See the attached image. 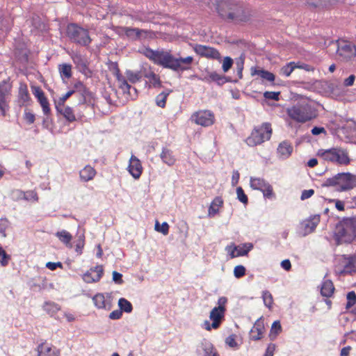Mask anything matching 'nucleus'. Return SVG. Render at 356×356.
<instances>
[{"instance_id":"obj_16","label":"nucleus","mask_w":356,"mask_h":356,"mask_svg":"<svg viewBox=\"0 0 356 356\" xmlns=\"http://www.w3.org/2000/svg\"><path fill=\"white\" fill-rule=\"evenodd\" d=\"M337 53L344 60H349L355 56L356 48L353 44L346 43L339 47Z\"/></svg>"},{"instance_id":"obj_11","label":"nucleus","mask_w":356,"mask_h":356,"mask_svg":"<svg viewBox=\"0 0 356 356\" xmlns=\"http://www.w3.org/2000/svg\"><path fill=\"white\" fill-rule=\"evenodd\" d=\"M250 184L252 189L261 191L264 197L270 199L274 197L273 187L264 179L251 177Z\"/></svg>"},{"instance_id":"obj_2","label":"nucleus","mask_w":356,"mask_h":356,"mask_svg":"<svg viewBox=\"0 0 356 356\" xmlns=\"http://www.w3.org/2000/svg\"><path fill=\"white\" fill-rule=\"evenodd\" d=\"M143 54L154 63L175 72L188 70L193 61V58L190 56L186 58H177L170 51L153 50L149 47L145 49Z\"/></svg>"},{"instance_id":"obj_22","label":"nucleus","mask_w":356,"mask_h":356,"mask_svg":"<svg viewBox=\"0 0 356 356\" xmlns=\"http://www.w3.org/2000/svg\"><path fill=\"white\" fill-rule=\"evenodd\" d=\"M56 109L57 113L63 115L67 122H72L76 120L74 111L71 107L66 105H57Z\"/></svg>"},{"instance_id":"obj_59","label":"nucleus","mask_w":356,"mask_h":356,"mask_svg":"<svg viewBox=\"0 0 356 356\" xmlns=\"http://www.w3.org/2000/svg\"><path fill=\"white\" fill-rule=\"evenodd\" d=\"M281 330H282V326L280 325V321H274L272 325V327H271L270 335L274 334L275 337L277 335V334L281 332Z\"/></svg>"},{"instance_id":"obj_10","label":"nucleus","mask_w":356,"mask_h":356,"mask_svg":"<svg viewBox=\"0 0 356 356\" xmlns=\"http://www.w3.org/2000/svg\"><path fill=\"white\" fill-rule=\"evenodd\" d=\"M123 31L125 35L133 41H143L146 39L153 38L154 36L152 31L138 28L124 27Z\"/></svg>"},{"instance_id":"obj_38","label":"nucleus","mask_w":356,"mask_h":356,"mask_svg":"<svg viewBox=\"0 0 356 356\" xmlns=\"http://www.w3.org/2000/svg\"><path fill=\"white\" fill-rule=\"evenodd\" d=\"M225 307H216L210 312L211 320L222 321L224 318Z\"/></svg>"},{"instance_id":"obj_52","label":"nucleus","mask_w":356,"mask_h":356,"mask_svg":"<svg viewBox=\"0 0 356 356\" xmlns=\"http://www.w3.org/2000/svg\"><path fill=\"white\" fill-rule=\"evenodd\" d=\"M9 226V221L6 218L0 219V234L3 237L6 236V230Z\"/></svg>"},{"instance_id":"obj_61","label":"nucleus","mask_w":356,"mask_h":356,"mask_svg":"<svg viewBox=\"0 0 356 356\" xmlns=\"http://www.w3.org/2000/svg\"><path fill=\"white\" fill-rule=\"evenodd\" d=\"M33 93L37 97L38 100L42 99V98L46 97L44 96V92L40 87H33Z\"/></svg>"},{"instance_id":"obj_14","label":"nucleus","mask_w":356,"mask_h":356,"mask_svg":"<svg viewBox=\"0 0 356 356\" xmlns=\"http://www.w3.org/2000/svg\"><path fill=\"white\" fill-rule=\"evenodd\" d=\"M194 51L197 54L202 57L213 59H219L220 58V54L217 49L206 45L196 44L194 47Z\"/></svg>"},{"instance_id":"obj_8","label":"nucleus","mask_w":356,"mask_h":356,"mask_svg":"<svg viewBox=\"0 0 356 356\" xmlns=\"http://www.w3.org/2000/svg\"><path fill=\"white\" fill-rule=\"evenodd\" d=\"M318 155L325 161L337 163L339 165H348L350 163L348 152L342 148L319 149Z\"/></svg>"},{"instance_id":"obj_47","label":"nucleus","mask_w":356,"mask_h":356,"mask_svg":"<svg viewBox=\"0 0 356 356\" xmlns=\"http://www.w3.org/2000/svg\"><path fill=\"white\" fill-rule=\"evenodd\" d=\"M346 298L347 303L346 308L348 309L356 303V293L353 291H350L347 293Z\"/></svg>"},{"instance_id":"obj_58","label":"nucleus","mask_w":356,"mask_h":356,"mask_svg":"<svg viewBox=\"0 0 356 356\" xmlns=\"http://www.w3.org/2000/svg\"><path fill=\"white\" fill-rule=\"evenodd\" d=\"M280 94V92L266 91L264 93V97L267 99L278 101Z\"/></svg>"},{"instance_id":"obj_60","label":"nucleus","mask_w":356,"mask_h":356,"mask_svg":"<svg viewBox=\"0 0 356 356\" xmlns=\"http://www.w3.org/2000/svg\"><path fill=\"white\" fill-rule=\"evenodd\" d=\"M0 256L2 257V259L1 260V264L3 266H6L8 264V260L10 257L6 252V251L0 246Z\"/></svg>"},{"instance_id":"obj_28","label":"nucleus","mask_w":356,"mask_h":356,"mask_svg":"<svg viewBox=\"0 0 356 356\" xmlns=\"http://www.w3.org/2000/svg\"><path fill=\"white\" fill-rule=\"evenodd\" d=\"M55 236L60 241V242L65 244L67 248H72V244L71 243L72 236L70 232L63 229L61 231L57 232L55 234Z\"/></svg>"},{"instance_id":"obj_44","label":"nucleus","mask_w":356,"mask_h":356,"mask_svg":"<svg viewBox=\"0 0 356 356\" xmlns=\"http://www.w3.org/2000/svg\"><path fill=\"white\" fill-rule=\"evenodd\" d=\"M253 245L250 243L243 244V247H238L236 255L238 257L245 256L252 249Z\"/></svg>"},{"instance_id":"obj_39","label":"nucleus","mask_w":356,"mask_h":356,"mask_svg":"<svg viewBox=\"0 0 356 356\" xmlns=\"http://www.w3.org/2000/svg\"><path fill=\"white\" fill-rule=\"evenodd\" d=\"M58 70L63 79H68L72 76V65L70 64L63 63L59 65Z\"/></svg>"},{"instance_id":"obj_63","label":"nucleus","mask_w":356,"mask_h":356,"mask_svg":"<svg viewBox=\"0 0 356 356\" xmlns=\"http://www.w3.org/2000/svg\"><path fill=\"white\" fill-rule=\"evenodd\" d=\"M113 280L114 282L118 284L123 283L122 275L117 271L113 272Z\"/></svg>"},{"instance_id":"obj_48","label":"nucleus","mask_w":356,"mask_h":356,"mask_svg":"<svg viewBox=\"0 0 356 356\" xmlns=\"http://www.w3.org/2000/svg\"><path fill=\"white\" fill-rule=\"evenodd\" d=\"M155 230L164 235H167L169 232V225L166 222H163L161 225H160L159 222L156 221L155 224Z\"/></svg>"},{"instance_id":"obj_55","label":"nucleus","mask_w":356,"mask_h":356,"mask_svg":"<svg viewBox=\"0 0 356 356\" xmlns=\"http://www.w3.org/2000/svg\"><path fill=\"white\" fill-rule=\"evenodd\" d=\"M74 93V90H73L68 91L66 94H65L64 95H63L62 97H60L59 98V99L56 102V106H57V105H60V106L65 105V101L69 97H70Z\"/></svg>"},{"instance_id":"obj_17","label":"nucleus","mask_w":356,"mask_h":356,"mask_svg":"<svg viewBox=\"0 0 356 356\" xmlns=\"http://www.w3.org/2000/svg\"><path fill=\"white\" fill-rule=\"evenodd\" d=\"M143 76L147 79L149 82V87L161 88V81L159 75L156 74L150 67H143Z\"/></svg>"},{"instance_id":"obj_54","label":"nucleus","mask_w":356,"mask_h":356,"mask_svg":"<svg viewBox=\"0 0 356 356\" xmlns=\"http://www.w3.org/2000/svg\"><path fill=\"white\" fill-rule=\"evenodd\" d=\"M232 65L233 60L229 56L225 57L222 66L223 72H227L232 67Z\"/></svg>"},{"instance_id":"obj_51","label":"nucleus","mask_w":356,"mask_h":356,"mask_svg":"<svg viewBox=\"0 0 356 356\" xmlns=\"http://www.w3.org/2000/svg\"><path fill=\"white\" fill-rule=\"evenodd\" d=\"M246 269L242 265L236 266L234 269V275L236 278H241L245 275Z\"/></svg>"},{"instance_id":"obj_40","label":"nucleus","mask_w":356,"mask_h":356,"mask_svg":"<svg viewBox=\"0 0 356 356\" xmlns=\"http://www.w3.org/2000/svg\"><path fill=\"white\" fill-rule=\"evenodd\" d=\"M118 306L122 312L131 313L133 310L131 303L124 298H121L118 300Z\"/></svg>"},{"instance_id":"obj_5","label":"nucleus","mask_w":356,"mask_h":356,"mask_svg":"<svg viewBox=\"0 0 356 356\" xmlns=\"http://www.w3.org/2000/svg\"><path fill=\"white\" fill-rule=\"evenodd\" d=\"M356 237V222L353 218H345L339 222L335 229L337 244L350 243Z\"/></svg>"},{"instance_id":"obj_43","label":"nucleus","mask_w":356,"mask_h":356,"mask_svg":"<svg viewBox=\"0 0 356 356\" xmlns=\"http://www.w3.org/2000/svg\"><path fill=\"white\" fill-rule=\"evenodd\" d=\"M296 67L297 64L294 62H290L281 68L280 73L286 76H289Z\"/></svg>"},{"instance_id":"obj_33","label":"nucleus","mask_w":356,"mask_h":356,"mask_svg":"<svg viewBox=\"0 0 356 356\" xmlns=\"http://www.w3.org/2000/svg\"><path fill=\"white\" fill-rule=\"evenodd\" d=\"M356 272V257H350L343 266L341 273L350 274Z\"/></svg>"},{"instance_id":"obj_64","label":"nucleus","mask_w":356,"mask_h":356,"mask_svg":"<svg viewBox=\"0 0 356 356\" xmlns=\"http://www.w3.org/2000/svg\"><path fill=\"white\" fill-rule=\"evenodd\" d=\"M275 348H276L275 344L270 343L268 346V347H267V348L266 350V353L264 355V356H273Z\"/></svg>"},{"instance_id":"obj_56","label":"nucleus","mask_w":356,"mask_h":356,"mask_svg":"<svg viewBox=\"0 0 356 356\" xmlns=\"http://www.w3.org/2000/svg\"><path fill=\"white\" fill-rule=\"evenodd\" d=\"M42 108V111L44 114L48 115L50 113V108L49 105L48 100L46 97L42 98L38 101Z\"/></svg>"},{"instance_id":"obj_31","label":"nucleus","mask_w":356,"mask_h":356,"mask_svg":"<svg viewBox=\"0 0 356 356\" xmlns=\"http://www.w3.org/2000/svg\"><path fill=\"white\" fill-rule=\"evenodd\" d=\"M95 305L98 309H105L109 310L111 309L110 304L106 302L105 297L102 293H98L92 298Z\"/></svg>"},{"instance_id":"obj_53","label":"nucleus","mask_w":356,"mask_h":356,"mask_svg":"<svg viewBox=\"0 0 356 356\" xmlns=\"http://www.w3.org/2000/svg\"><path fill=\"white\" fill-rule=\"evenodd\" d=\"M10 29V24L7 19H5L0 15V30L3 32H8Z\"/></svg>"},{"instance_id":"obj_6","label":"nucleus","mask_w":356,"mask_h":356,"mask_svg":"<svg viewBox=\"0 0 356 356\" xmlns=\"http://www.w3.org/2000/svg\"><path fill=\"white\" fill-rule=\"evenodd\" d=\"M66 34L71 42L81 46L87 47L92 41L88 31L78 26L76 24H68Z\"/></svg>"},{"instance_id":"obj_46","label":"nucleus","mask_w":356,"mask_h":356,"mask_svg":"<svg viewBox=\"0 0 356 356\" xmlns=\"http://www.w3.org/2000/svg\"><path fill=\"white\" fill-rule=\"evenodd\" d=\"M262 298L265 306L270 308L273 302L272 294L268 291H264L262 292Z\"/></svg>"},{"instance_id":"obj_3","label":"nucleus","mask_w":356,"mask_h":356,"mask_svg":"<svg viewBox=\"0 0 356 356\" xmlns=\"http://www.w3.org/2000/svg\"><path fill=\"white\" fill-rule=\"evenodd\" d=\"M288 116L293 120L305 123L317 116L316 110L308 99L302 98L286 110Z\"/></svg>"},{"instance_id":"obj_35","label":"nucleus","mask_w":356,"mask_h":356,"mask_svg":"<svg viewBox=\"0 0 356 356\" xmlns=\"http://www.w3.org/2000/svg\"><path fill=\"white\" fill-rule=\"evenodd\" d=\"M199 354L201 356H218L211 343H205L202 344V350H200Z\"/></svg>"},{"instance_id":"obj_37","label":"nucleus","mask_w":356,"mask_h":356,"mask_svg":"<svg viewBox=\"0 0 356 356\" xmlns=\"http://www.w3.org/2000/svg\"><path fill=\"white\" fill-rule=\"evenodd\" d=\"M204 80L207 81H215L219 85L223 84L224 83L228 81L227 79L225 76L220 75L216 72H210L208 77L204 78Z\"/></svg>"},{"instance_id":"obj_23","label":"nucleus","mask_w":356,"mask_h":356,"mask_svg":"<svg viewBox=\"0 0 356 356\" xmlns=\"http://www.w3.org/2000/svg\"><path fill=\"white\" fill-rule=\"evenodd\" d=\"M15 56L22 64H26L29 59V50L24 44H19L15 49Z\"/></svg>"},{"instance_id":"obj_7","label":"nucleus","mask_w":356,"mask_h":356,"mask_svg":"<svg viewBox=\"0 0 356 356\" xmlns=\"http://www.w3.org/2000/svg\"><path fill=\"white\" fill-rule=\"evenodd\" d=\"M271 135V124L265 122L252 130L250 136L246 139V143L250 147H254L270 140Z\"/></svg>"},{"instance_id":"obj_29","label":"nucleus","mask_w":356,"mask_h":356,"mask_svg":"<svg viewBox=\"0 0 356 356\" xmlns=\"http://www.w3.org/2000/svg\"><path fill=\"white\" fill-rule=\"evenodd\" d=\"M222 204L223 201L220 197H215L209 208L208 216L209 217H213L216 215L218 213L219 208L222 206Z\"/></svg>"},{"instance_id":"obj_36","label":"nucleus","mask_w":356,"mask_h":356,"mask_svg":"<svg viewBox=\"0 0 356 356\" xmlns=\"http://www.w3.org/2000/svg\"><path fill=\"white\" fill-rule=\"evenodd\" d=\"M19 104L24 105L30 100L29 93L26 86H20L19 88Z\"/></svg>"},{"instance_id":"obj_24","label":"nucleus","mask_w":356,"mask_h":356,"mask_svg":"<svg viewBox=\"0 0 356 356\" xmlns=\"http://www.w3.org/2000/svg\"><path fill=\"white\" fill-rule=\"evenodd\" d=\"M96 170L90 165H86L79 172V177L82 181L87 182L94 179L96 175Z\"/></svg>"},{"instance_id":"obj_21","label":"nucleus","mask_w":356,"mask_h":356,"mask_svg":"<svg viewBox=\"0 0 356 356\" xmlns=\"http://www.w3.org/2000/svg\"><path fill=\"white\" fill-rule=\"evenodd\" d=\"M129 172L135 178L138 179L142 174V165L140 160L132 155L129 160V165L128 166Z\"/></svg>"},{"instance_id":"obj_1","label":"nucleus","mask_w":356,"mask_h":356,"mask_svg":"<svg viewBox=\"0 0 356 356\" xmlns=\"http://www.w3.org/2000/svg\"><path fill=\"white\" fill-rule=\"evenodd\" d=\"M218 16L227 22L240 24L251 19L250 9L242 1L236 0H221L216 4Z\"/></svg>"},{"instance_id":"obj_15","label":"nucleus","mask_w":356,"mask_h":356,"mask_svg":"<svg viewBox=\"0 0 356 356\" xmlns=\"http://www.w3.org/2000/svg\"><path fill=\"white\" fill-rule=\"evenodd\" d=\"M103 266H97L94 268H91L87 271L83 276V280L87 283H92L98 282L103 275Z\"/></svg>"},{"instance_id":"obj_25","label":"nucleus","mask_w":356,"mask_h":356,"mask_svg":"<svg viewBox=\"0 0 356 356\" xmlns=\"http://www.w3.org/2000/svg\"><path fill=\"white\" fill-rule=\"evenodd\" d=\"M293 152V147L288 141H283L280 143L277 147V154L282 159L288 158Z\"/></svg>"},{"instance_id":"obj_18","label":"nucleus","mask_w":356,"mask_h":356,"mask_svg":"<svg viewBox=\"0 0 356 356\" xmlns=\"http://www.w3.org/2000/svg\"><path fill=\"white\" fill-rule=\"evenodd\" d=\"M38 356H60V350L50 346L46 341L40 343L37 347Z\"/></svg>"},{"instance_id":"obj_13","label":"nucleus","mask_w":356,"mask_h":356,"mask_svg":"<svg viewBox=\"0 0 356 356\" xmlns=\"http://www.w3.org/2000/svg\"><path fill=\"white\" fill-rule=\"evenodd\" d=\"M193 118L196 124L204 127L211 126L214 122V115L209 111L197 112Z\"/></svg>"},{"instance_id":"obj_4","label":"nucleus","mask_w":356,"mask_h":356,"mask_svg":"<svg viewBox=\"0 0 356 356\" xmlns=\"http://www.w3.org/2000/svg\"><path fill=\"white\" fill-rule=\"evenodd\" d=\"M322 187H335L338 192L348 191L356 186V175L350 172H341L325 179Z\"/></svg>"},{"instance_id":"obj_26","label":"nucleus","mask_w":356,"mask_h":356,"mask_svg":"<svg viewBox=\"0 0 356 356\" xmlns=\"http://www.w3.org/2000/svg\"><path fill=\"white\" fill-rule=\"evenodd\" d=\"M160 157L162 161L169 166L173 165L176 161L172 151L167 147H163Z\"/></svg>"},{"instance_id":"obj_19","label":"nucleus","mask_w":356,"mask_h":356,"mask_svg":"<svg viewBox=\"0 0 356 356\" xmlns=\"http://www.w3.org/2000/svg\"><path fill=\"white\" fill-rule=\"evenodd\" d=\"M72 59L76 65L77 70L85 74L86 76H90L91 71L87 65L86 59L79 54H74L72 56Z\"/></svg>"},{"instance_id":"obj_34","label":"nucleus","mask_w":356,"mask_h":356,"mask_svg":"<svg viewBox=\"0 0 356 356\" xmlns=\"http://www.w3.org/2000/svg\"><path fill=\"white\" fill-rule=\"evenodd\" d=\"M127 82L129 81L131 83H135L139 81L143 77V68L140 71L133 72L131 70H127L125 72Z\"/></svg>"},{"instance_id":"obj_50","label":"nucleus","mask_w":356,"mask_h":356,"mask_svg":"<svg viewBox=\"0 0 356 356\" xmlns=\"http://www.w3.org/2000/svg\"><path fill=\"white\" fill-rule=\"evenodd\" d=\"M306 2L312 8H321L326 5L325 0H306Z\"/></svg>"},{"instance_id":"obj_9","label":"nucleus","mask_w":356,"mask_h":356,"mask_svg":"<svg viewBox=\"0 0 356 356\" xmlns=\"http://www.w3.org/2000/svg\"><path fill=\"white\" fill-rule=\"evenodd\" d=\"M12 85L8 80L0 83V111L3 116L6 115L9 109L11 99Z\"/></svg>"},{"instance_id":"obj_57","label":"nucleus","mask_w":356,"mask_h":356,"mask_svg":"<svg viewBox=\"0 0 356 356\" xmlns=\"http://www.w3.org/2000/svg\"><path fill=\"white\" fill-rule=\"evenodd\" d=\"M225 343L231 348H237L238 343L236 341V335L231 334L228 336L225 339Z\"/></svg>"},{"instance_id":"obj_42","label":"nucleus","mask_w":356,"mask_h":356,"mask_svg":"<svg viewBox=\"0 0 356 356\" xmlns=\"http://www.w3.org/2000/svg\"><path fill=\"white\" fill-rule=\"evenodd\" d=\"M171 90L163 91L159 94L156 97V104L161 108L165 106L166 99Z\"/></svg>"},{"instance_id":"obj_30","label":"nucleus","mask_w":356,"mask_h":356,"mask_svg":"<svg viewBox=\"0 0 356 356\" xmlns=\"http://www.w3.org/2000/svg\"><path fill=\"white\" fill-rule=\"evenodd\" d=\"M334 291V286L332 281L327 280L323 282L321 293L323 296L330 298L332 296Z\"/></svg>"},{"instance_id":"obj_27","label":"nucleus","mask_w":356,"mask_h":356,"mask_svg":"<svg viewBox=\"0 0 356 356\" xmlns=\"http://www.w3.org/2000/svg\"><path fill=\"white\" fill-rule=\"evenodd\" d=\"M251 75L259 76L262 79L266 80L270 82H273L275 79V76L270 72L265 70L264 69H257V68H252L251 69Z\"/></svg>"},{"instance_id":"obj_32","label":"nucleus","mask_w":356,"mask_h":356,"mask_svg":"<svg viewBox=\"0 0 356 356\" xmlns=\"http://www.w3.org/2000/svg\"><path fill=\"white\" fill-rule=\"evenodd\" d=\"M320 222V216H312L309 220L305 222V230L307 233H311L314 231L317 225Z\"/></svg>"},{"instance_id":"obj_41","label":"nucleus","mask_w":356,"mask_h":356,"mask_svg":"<svg viewBox=\"0 0 356 356\" xmlns=\"http://www.w3.org/2000/svg\"><path fill=\"white\" fill-rule=\"evenodd\" d=\"M43 308L51 316H53L60 309V307L58 304L50 301L46 302Z\"/></svg>"},{"instance_id":"obj_62","label":"nucleus","mask_w":356,"mask_h":356,"mask_svg":"<svg viewBox=\"0 0 356 356\" xmlns=\"http://www.w3.org/2000/svg\"><path fill=\"white\" fill-rule=\"evenodd\" d=\"M24 198L26 200H38L37 193L33 191H27L24 194Z\"/></svg>"},{"instance_id":"obj_12","label":"nucleus","mask_w":356,"mask_h":356,"mask_svg":"<svg viewBox=\"0 0 356 356\" xmlns=\"http://www.w3.org/2000/svg\"><path fill=\"white\" fill-rule=\"evenodd\" d=\"M115 76L119 88L122 90L124 93L127 92L131 99H135L137 97L138 93L136 88L132 87L127 82V80L125 79V77L120 73V70L118 68L116 69Z\"/></svg>"},{"instance_id":"obj_20","label":"nucleus","mask_w":356,"mask_h":356,"mask_svg":"<svg viewBox=\"0 0 356 356\" xmlns=\"http://www.w3.org/2000/svg\"><path fill=\"white\" fill-rule=\"evenodd\" d=\"M265 327L264 321L261 319V317L257 320L254 323V326L251 329L250 332V338L254 341L260 340L264 332Z\"/></svg>"},{"instance_id":"obj_49","label":"nucleus","mask_w":356,"mask_h":356,"mask_svg":"<svg viewBox=\"0 0 356 356\" xmlns=\"http://www.w3.org/2000/svg\"><path fill=\"white\" fill-rule=\"evenodd\" d=\"M237 199L243 204H247L248 201V196L245 194L243 188L239 186L236 188Z\"/></svg>"},{"instance_id":"obj_45","label":"nucleus","mask_w":356,"mask_h":356,"mask_svg":"<svg viewBox=\"0 0 356 356\" xmlns=\"http://www.w3.org/2000/svg\"><path fill=\"white\" fill-rule=\"evenodd\" d=\"M76 248L75 251L81 254L82 253V250L85 245V236L84 234H81L78 236V238L76 241Z\"/></svg>"}]
</instances>
